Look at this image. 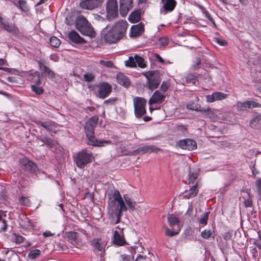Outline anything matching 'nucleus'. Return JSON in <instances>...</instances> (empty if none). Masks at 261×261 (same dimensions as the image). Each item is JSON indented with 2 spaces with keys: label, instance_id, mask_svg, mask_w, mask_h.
<instances>
[{
  "label": "nucleus",
  "instance_id": "obj_58",
  "mask_svg": "<svg viewBox=\"0 0 261 261\" xmlns=\"http://www.w3.org/2000/svg\"><path fill=\"white\" fill-rule=\"evenodd\" d=\"M46 76H47L49 78H53L54 77V73L53 71L50 70L48 68L47 70L44 72Z\"/></svg>",
  "mask_w": 261,
  "mask_h": 261
},
{
  "label": "nucleus",
  "instance_id": "obj_47",
  "mask_svg": "<svg viewBox=\"0 0 261 261\" xmlns=\"http://www.w3.org/2000/svg\"><path fill=\"white\" fill-rule=\"evenodd\" d=\"M185 215L189 217H191L193 215V206L192 202H189V207Z\"/></svg>",
  "mask_w": 261,
  "mask_h": 261
},
{
  "label": "nucleus",
  "instance_id": "obj_36",
  "mask_svg": "<svg viewBox=\"0 0 261 261\" xmlns=\"http://www.w3.org/2000/svg\"><path fill=\"white\" fill-rule=\"evenodd\" d=\"M41 125L49 130L53 132L56 130V128L57 127L56 123L54 122L50 121L42 122L41 123Z\"/></svg>",
  "mask_w": 261,
  "mask_h": 261
},
{
  "label": "nucleus",
  "instance_id": "obj_32",
  "mask_svg": "<svg viewBox=\"0 0 261 261\" xmlns=\"http://www.w3.org/2000/svg\"><path fill=\"white\" fill-rule=\"evenodd\" d=\"M93 246L98 251H102L105 247V244L100 239H95L92 241Z\"/></svg>",
  "mask_w": 261,
  "mask_h": 261
},
{
  "label": "nucleus",
  "instance_id": "obj_53",
  "mask_svg": "<svg viewBox=\"0 0 261 261\" xmlns=\"http://www.w3.org/2000/svg\"><path fill=\"white\" fill-rule=\"evenodd\" d=\"M121 257L123 261H132L134 258L132 255L122 254L121 255Z\"/></svg>",
  "mask_w": 261,
  "mask_h": 261
},
{
  "label": "nucleus",
  "instance_id": "obj_33",
  "mask_svg": "<svg viewBox=\"0 0 261 261\" xmlns=\"http://www.w3.org/2000/svg\"><path fill=\"white\" fill-rule=\"evenodd\" d=\"M140 18V12L139 11H135L129 15L128 20L132 23H135L138 22Z\"/></svg>",
  "mask_w": 261,
  "mask_h": 261
},
{
  "label": "nucleus",
  "instance_id": "obj_28",
  "mask_svg": "<svg viewBox=\"0 0 261 261\" xmlns=\"http://www.w3.org/2000/svg\"><path fill=\"white\" fill-rule=\"evenodd\" d=\"M251 127L259 129L261 127V115H258L253 118L250 122Z\"/></svg>",
  "mask_w": 261,
  "mask_h": 261
},
{
  "label": "nucleus",
  "instance_id": "obj_39",
  "mask_svg": "<svg viewBox=\"0 0 261 261\" xmlns=\"http://www.w3.org/2000/svg\"><path fill=\"white\" fill-rule=\"evenodd\" d=\"M187 109L193 111H203V110H201L200 109V107L198 104L192 101H190L187 104Z\"/></svg>",
  "mask_w": 261,
  "mask_h": 261
},
{
  "label": "nucleus",
  "instance_id": "obj_49",
  "mask_svg": "<svg viewBox=\"0 0 261 261\" xmlns=\"http://www.w3.org/2000/svg\"><path fill=\"white\" fill-rule=\"evenodd\" d=\"M158 43L162 46H165L168 44V39L165 37H162L159 39Z\"/></svg>",
  "mask_w": 261,
  "mask_h": 261
},
{
  "label": "nucleus",
  "instance_id": "obj_41",
  "mask_svg": "<svg viewBox=\"0 0 261 261\" xmlns=\"http://www.w3.org/2000/svg\"><path fill=\"white\" fill-rule=\"evenodd\" d=\"M31 87V90L36 94L40 95L43 93V89L37 85H32Z\"/></svg>",
  "mask_w": 261,
  "mask_h": 261
},
{
  "label": "nucleus",
  "instance_id": "obj_64",
  "mask_svg": "<svg viewBox=\"0 0 261 261\" xmlns=\"http://www.w3.org/2000/svg\"><path fill=\"white\" fill-rule=\"evenodd\" d=\"M245 205L246 207H250L252 205V202L250 199H247L244 202Z\"/></svg>",
  "mask_w": 261,
  "mask_h": 261
},
{
  "label": "nucleus",
  "instance_id": "obj_22",
  "mask_svg": "<svg viewBox=\"0 0 261 261\" xmlns=\"http://www.w3.org/2000/svg\"><path fill=\"white\" fill-rule=\"evenodd\" d=\"M79 31L82 34L89 36L91 38L94 37L95 35L93 29L90 23L84 26Z\"/></svg>",
  "mask_w": 261,
  "mask_h": 261
},
{
  "label": "nucleus",
  "instance_id": "obj_5",
  "mask_svg": "<svg viewBox=\"0 0 261 261\" xmlns=\"http://www.w3.org/2000/svg\"><path fill=\"white\" fill-rule=\"evenodd\" d=\"M147 80V87L151 90L156 89L159 85L161 80L159 72L156 71H149L143 73Z\"/></svg>",
  "mask_w": 261,
  "mask_h": 261
},
{
  "label": "nucleus",
  "instance_id": "obj_25",
  "mask_svg": "<svg viewBox=\"0 0 261 261\" xmlns=\"http://www.w3.org/2000/svg\"><path fill=\"white\" fill-rule=\"evenodd\" d=\"M68 37L71 41L75 43H82L85 42L83 38L80 37L79 34L74 31L69 33Z\"/></svg>",
  "mask_w": 261,
  "mask_h": 261
},
{
  "label": "nucleus",
  "instance_id": "obj_45",
  "mask_svg": "<svg viewBox=\"0 0 261 261\" xmlns=\"http://www.w3.org/2000/svg\"><path fill=\"white\" fill-rule=\"evenodd\" d=\"M84 80L88 82H91L94 81L95 79V75L93 73H86L83 75Z\"/></svg>",
  "mask_w": 261,
  "mask_h": 261
},
{
  "label": "nucleus",
  "instance_id": "obj_44",
  "mask_svg": "<svg viewBox=\"0 0 261 261\" xmlns=\"http://www.w3.org/2000/svg\"><path fill=\"white\" fill-rule=\"evenodd\" d=\"M41 253V251L39 249H35L31 251L28 256L30 259H33L37 257Z\"/></svg>",
  "mask_w": 261,
  "mask_h": 261
},
{
  "label": "nucleus",
  "instance_id": "obj_63",
  "mask_svg": "<svg viewBox=\"0 0 261 261\" xmlns=\"http://www.w3.org/2000/svg\"><path fill=\"white\" fill-rule=\"evenodd\" d=\"M94 17H95V19H96L99 21H103L105 19L103 17H102V16H101L100 15H95L94 16Z\"/></svg>",
  "mask_w": 261,
  "mask_h": 261
},
{
  "label": "nucleus",
  "instance_id": "obj_13",
  "mask_svg": "<svg viewBox=\"0 0 261 261\" xmlns=\"http://www.w3.org/2000/svg\"><path fill=\"white\" fill-rule=\"evenodd\" d=\"M165 97L166 93L160 90H156L149 99L148 103L150 105L154 103H161L165 100Z\"/></svg>",
  "mask_w": 261,
  "mask_h": 261
},
{
  "label": "nucleus",
  "instance_id": "obj_35",
  "mask_svg": "<svg viewBox=\"0 0 261 261\" xmlns=\"http://www.w3.org/2000/svg\"><path fill=\"white\" fill-rule=\"evenodd\" d=\"M209 212H205L198 219L199 227H203L207 223Z\"/></svg>",
  "mask_w": 261,
  "mask_h": 261
},
{
  "label": "nucleus",
  "instance_id": "obj_19",
  "mask_svg": "<svg viewBox=\"0 0 261 261\" xmlns=\"http://www.w3.org/2000/svg\"><path fill=\"white\" fill-rule=\"evenodd\" d=\"M144 31V24L142 22L136 25H134L130 29V37H138L141 35Z\"/></svg>",
  "mask_w": 261,
  "mask_h": 261
},
{
  "label": "nucleus",
  "instance_id": "obj_30",
  "mask_svg": "<svg viewBox=\"0 0 261 261\" xmlns=\"http://www.w3.org/2000/svg\"><path fill=\"white\" fill-rule=\"evenodd\" d=\"M89 22L85 17L80 16L77 18L75 27L76 29L80 31L81 29H82L84 26L86 25Z\"/></svg>",
  "mask_w": 261,
  "mask_h": 261
},
{
  "label": "nucleus",
  "instance_id": "obj_6",
  "mask_svg": "<svg viewBox=\"0 0 261 261\" xmlns=\"http://www.w3.org/2000/svg\"><path fill=\"white\" fill-rule=\"evenodd\" d=\"M147 100L142 97H136L133 99L134 112L137 118H140L146 113Z\"/></svg>",
  "mask_w": 261,
  "mask_h": 261
},
{
  "label": "nucleus",
  "instance_id": "obj_2",
  "mask_svg": "<svg viewBox=\"0 0 261 261\" xmlns=\"http://www.w3.org/2000/svg\"><path fill=\"white\" fill-rule=\"evenodd\" d=\"M128 23L125 20H120L116 22L111 29L107 31V28L102 30L105 41L109 43H116L122 38L125 34Z\"/></svg>",
  "mask_w": 261,
  "mask_h": 261
},
{
  "label": "nucleus",
  "instance_id": "obj_1",
  "mask_svg": "<svg viewBox=\"0 0 261 261\" xmlns=\"http://www.w3.org/2000/svg\"><path fill=\"white\" fill-rule=\"evenodd\" d=\"M127 208L118 190H114L111 194L108 195L109 213L116 217V223L120 221L122 213L127 211Z\"/></svg>",
  "mask_w": 261,
  "mask_h": 261
},
{
  "label": "nucleus",
  "instance_id": "obj_10",
  "mask_svg": "<svg viewBox=\"0 0 261 261\" xmlns=\"http://www.w3.org/2000/svg\"><path fill=\"white\" fill-rule=\"evenodd\" d=\"M113 242L117 246H123L126 242L124 239L123 229L119 227L115 228L114 231Z\"/></svg>",
  "mask_w": 261,
  "mask_h": 261
},
{
  "label": "nucleus",
  "instance_id": "obj_4",
  "mask_svg": "<svg viewBox=\"0 0 261 261\" xmlns=\"http://www.w3.org/2000/svg\"><path fill=\"white\" fill-rule=\"evenodd\" d=\"M92 154L88 152L86 149H83L76 153L75 156V161L77 166L80 168H84L86 164L92 162Z\"/></svg>",
  "mask_w": 261,
  "mask_h": 261
},
{
  "label": "nucleus",
  "instance_id": "obj_55",
  "mask_svg": "<svg viewBox=\"0 0 261 261\" xmlns=\"http://www.w3.org/2000/svg\"><path fill=\"white\" fill-rule=\"evenodd\" d=\"M255 187L258 192L261 193V178H258L255 181Z\"/></svg>",
  "mask_w": 261,
  "mask_h": 261
},
{
  "label": "nucleus",
  "instance_id": "obj_9",
  "mask_svg": "<svg viewBox=\"0 0 261 261\" xmlns=\"http://www.w3.org/2000/svg\"><path fill=\"white\" fill-rule=\"evenodd\" d=\"M213 113L218 119L233 122L236 119L234 114L231 111H221L219 110H214Z\"/></svg>",
  "mask_w": 261,
  "mask_h": 261
},
{
  "label": "nucleus",
  "instance_id": "obj_50",
  "mask_svg": "<svg viewBox=\"0 0 261 261\" xmlns=\"http://www.w3.org/2000/svg\"><path fill=\"white\" fill-rule=\"evenodd\" d=\"M99 63L106 67H112L113 65V64L111 61H105V60H100Z\"/></svg>",
  "mask_w": 261,
  "mask_h": 261
},
{
  "label": "nucleus",
  "instance_id": "obj_61",
  "mask_svg": "<svg viewBox=\"0 0 261 261\" xmlns=\"http://www.w3.org/2000/svg\"><path fill=\"white\" fill-rule=\"evenodd\" d=\"M53 235V233H51L49 230H46L43 233V236L45 238L52 236Z\"/></svg>",
  "mask_w": 261,
  "mask_h": 261
},
{
  "label": "nucleus",
  "instance_id": "obj_40",
  "mask_svg": "<svg viewBox=\"0 0 261 261\" xmlns=\"http://www.w3.org/2000/svg\"><path fill=\"white\" fill-rule=\"evenodd\" d=\"M125 65L128 67H136L137 65L136 64L135 57H129L128 60L125 61Z\"/></svg>",
  "mask_w": 261,
  "mask_h": 261
},
{
  "label": "nucleus",
  "instance_id": "obj_26",
  "mask_svg": "<svg viewBox=\"0 0 261 261\" xmlns=\"http://www.w3.org/2000/svg\"><path fill=\"white\" fill-rule=\"evenodd\" d=\"M2 25L6 31L15 36L18 35L19 33L18 29L13 24L5 22Z\"/></svg>",
  "mask_w": 261,
  "mask_h": 261
},
{
  "label": "nucleus",
  "instance_id": "obj_29",
  "mask_svg": "<svg viewBox=\"0 0 261 261\" xmlns=\"http://www.w3.org/2000/svg\"><path fill=\"white\" fill-rule=\"evenodd\" d=\"M250 100L238 101L236 104V108L239 111H243L247 109H250Z\"/></svg>",
  "mask_w": 261,
  "mask_h": 261
},
{
  "label": "nucleus",
  "instance_id": "obj_60",
  "mask_svg": "<svg viewBox=\"0 0 261 261\" xmlns=\"http://www.w3.org/2000/svg\"><path fill=\"white\" fill-rule=\"evenodd\" d=\"M38 64L40 70H42L43 72L47 70L48 67L43 65L41 61H38Z\"/></svg>",
  "mask_w": 261,
  "mask_h": 261
},
{
  "label": "nucleus",
  "instance_id": "obj_43",
  "mask_svg": "<svg viewBox=\"0 0 261 261\" xmlns=\"http://www.w3.org/2000/svg\"><path fill=\"white\" fill-rule=\"evenodd\" d=\"M19 7L20 9L24 12H27L29 10V7L27 5L26 2L24 0H19L18 2Z\"/></svg>",
  "mask_w": 261,
  "mask_h": 261
},
{
  "label": "nucleus",
  "instance_id": "obj_17",
  "mask_svg": "<svg viewBox=\"0 0 261 261\" xmlns=\"http://www.w3.org/2000/svg\"><path fill=\"white\" fill-rule=\"evenodd\" d=\"M163 6L161 9V12L163 14H166L167 12H171L176 6L175 0H162Z\"/></svg>",
  "mask_w": 261,
  "mask_h": 261
},
{
  "label": "nucleus",
  "instance_id": "obj_21",
  "mask_svg": "<svg viewBox=\"0 0 261 261\" xmlns=\"http://www.w3.org/2000/svg\"><path fill=\"white\" fill-rule=\"evenodd\" d=\"M158 150H159V149L155 147L154 146H145L143 147H140L139 148H138L137 150L134 151V153L143 154L146 153H151L152 152H156Z\"/></svg>",
  "mask_w": 261,
  "mask_h": 261
},
{
  "label": "nucleus",
  "instance_id": "obj_37",
  "mask_svg": "<svg viewBox=\"0 0 261 261\" xmlns=\"http://www.w3.org/2000/svg\"><path fill=\"white\" fill-rule=\"evenodd\" d=\"M197 81V77L194 74H189L185 77L186 84H195Z\"/></svg>",
  "mask_w": 261,
  "mask_h": 261
},
{
  "label": "nucleus",
  "instance_id": "obj_18",
  "mask_svg": "<svg viewBox=\"0 0 261 261\" xmlns=\"http://www.w3.org/2000/svg\"><path fill=\"white\" fill-rule=\"evenodd\" d=\"M228 96V94L221 92H216L212 94L206 96V101L207 102H213L215 101L222 100L225 99Z\"/></svg>",
  "mask_w": 261,
  "mask_h": 261
},
{
  "label": "nucleus",
  "instance_id": "obj_52",
  "mask_svg": "<svg viewBox=\"0 0 261 261\" xmlns=\"http://www.w3.org/2000/svg\"><path fill=\"white\" fill-rule=\"evenodd\" d=\"M214 40L215 42L217 43L221 46H225L227 44V42L225 40H222L218 38H215Z\"/></svg>",
  "mask_w": 261,
  "mask_h": 261
},
{
  "label": "nucleus",
  "instance_id": "obj_51",
  "mask_svg": "<svg viewBox=\"0 0 261 261\" xmlns=\"http://www.w3.org/2000/svg\"><path fill=\"white\" fill-rule=\"evenodd\" d=\"M13 236H14L13 238H14V241L17 244L21 243L24 240L23 238L20 235L14 233L13 234Z\"/></svg>",
  "mask_w": 261,
  "mask_h": 261
},
{
  "label": "nucleus",
  "instance_id": "obj_23",
  "mask_svg": "<svg viewBox=\"0 0 261 261\" xmlns=\"http://www.w3.org/2000/svg\"><path fill=\"white\" fill-rule=\"evenodd\" d=\"M118 83L125 87H128L130 82L128 78L122 73H119L117 75L116 77Z\"/></svg>",
  "mask_w": 261,
  "mask_h": 261
},
{
  "label": "nucleus",
  "instance_id": "obj_48",
  "mask_svg": "<svg viewBox=\"0 0 261 261\" xmlns=\"http://www.w3.org/2000/svg\"><path fill=\"white\" fill-rule=\"evenodd\" d=\"M198 177V173L196 172L190 173L189 176V183L193 184Z\"/></svg>",
  "mask_w": 261,
  "mask_h": 261
},
{
  "label": "nucleus",
  "instance_id": "obj_3",
  "mask_svg": "<svg viewBox=\"0 0 261 261\" xmlns=\"http://www.w3.org/2000/svg\"><path fill=\"white\" fill-rule=\"evenodd\" d=\"M98 118L97 116L92 117L86 123L85 132L89 140L90 145L97 146H105L111 144L109 141L98 140L94 136V130L97 124Z\"/></svg>",
  "mask_w": 261,
  "mask_h": 261
},
{
  "label": "nucleus",
  "instance_id": "obj_12",
  "mask_svg": "<svg viewBox=\"0 0 261 261\" xmlns=\"http://www.w3.org/2000/svg\"><path fill=\"white\" fill-rule=\"evenodd\" d=\"M103 0H85L82 1L80 7L83 9L92 10L101 5Z\"/></svg>",
  "mask_w": 261,
  "mask_h": 261
},
{
  "label": "nucleus",
  "instance_id": "obj_15",
  "mask_svg": "<svg viewBox=\"0 0 261 261\" xmlns=\"http://www.w3.org/2000/svg\"><path fill=\"white\" fill-rule=\"evenodd\" d=\"M112 91L111 86L108 83H102L98 86V96L101 98L107 97Z\"/></svg>",
  "mask_w": 261,
  "mask_h": 261
},
{
  "label": "nucleus",
  "instance_id": "obj_14",
  "mask_svg": "<svg viewBox=\"0 0 261 261\" xmlns=\"http://www.w3.org/2000/svg\"><path fill=\"white\" fill-rule=\"evenodd\" d=\"M120 12L122 16H125L132 8L133 0H120Z\"/></svg>",
  "mask_w": 261,
  "mask_h": 261
},
{
  "label": "nucleus",
  "instance_id": "obj_54",
  "mask_svg": "<svg viewBox=\"0 0 261 261\" xmlns=\"http://www.w3.org/2000/svg\"><path fill=\"white\" fill-rule=\"evenodd\" d=\"M168 87H169V85L166 82H163V83L161 85V92H164L165 93H166V91L167 90V89H168Z\"/></svg>",
  "mask_w": 261,
  "mask_h": 261
},
{
  "label": "nucleus",
  "instance_id": "obj_56",
  "mask_svg": "<svg viewBox=\"0 0 261 261\" xmlns=\"http://www.w3.org/2000/svg\"><path fill=\"white\" fill-rule=\"evenodd\" d=\"M250 109L261 107V104L259 103L258 102L255 101L250 100Z\"/></svg>",
  "mask_w": 261,
  "mask_h": 261
},
{
  "label": "nucleus",
  "instance_id": "obj_59",
  "mask_svg": "<svg viewBox=\"0 0 261 261\" xmlns=\"http://www.w3.org/2000/svg\"><path fill=\"white\" fill-rule=\"evenodd\" d=\"M43 141L48 146H51L53 144V141L50 138H44Z\"/></svg>",
  "mask_w": 261,
  "mask_h": 261
},
{
  "label": "nucleus",
  "instance_id": "obj_11",
  "mask_svg": "<svg viewBox=\"0 0 261 261\" xmlns=\"http://www.w3.org/2000/svg\"><path fill=\"white\" fill-rule=\"evenodd\" d=\"M177 145L182 149L193 150L197 148L196 142L190 139H185L177 142Z\"/></svg>",
  "mask_w": 261,
  "mask_h": 261
},
{
  "label": "nucleus",
  "instance_id": "obj_27",
  "mask_svg": "<svg viewBox=\"0 0 261 261\" xmlns=\"http://www.w3.org/2000/svg\"><path fill=\"white\" fill-rule=\"evenodd\" d=\"M79 233L74 231H70L67 233V238L73 245L77 244Z\"/></svg>",
  "mask_w": 261,
  "mask_h": 261
},
{
  "label": "nucleus",
  "instance_id": "obj_42",
  "mask_svg": "<svg viewBox=\"0 0 261 261\" xmlns=\"http://www.w3.org/2000/svg\"><path fill=\"white\" fill-rule=\"evenodd\" d=\"M50 45L54 47H58L61 43L60 40L56 37L53 36L50 38Z\"/></svg>",
  "mask_w": 261,
  "mask_h": 261
},
{
  "label": "nucleus",
  "instance_id": "obj_62",
  "mask_svg": "<svg viewBox=\"0 0 261 261\" xmlns=\"http://www.w3.org/2000/svg\"><path fill=\"white\" fill-rule=\"evenodd\" d=\"M7 81L10 83H16V80L15 77L12 76V77H8L7 79Z\"/></svg>",
  "mask_w": 261,
  "mask_h": 261
},
{
  "label": "nucleus",
  "instance_id": "obj_31",
  "mask_svg": "<svg viewBox=\"0 0 261 261\" xmlns=\"http://www.w3.org/2000/svg\"><path fill=\"white\" fill-rule=\"evenodd\" d=\"M215 232L212 229H204L201 232V236L204 239H212L215 238Z\"/></svg>",
  "mask_w": 261,
  "mask_h": 261
},
{
  "label": "nucleus",
  "instance_id": "obj_46",
  "mask_svg": "<svg viewBox=\"0 0 261 261\" xmlns=\"http://www.w3.org/2000/svg\"><path fill=\"white\" fill-rule=\"evenodd\" d=\"M19 201L22 205L25 206H29L31 204L30 199L28 197L24 196H21L20 197Z\"/></svg>",
  "mask_w": 261,
  "mask_h": 261
},
{
  "label": "nucleus",
  "instance_id": "obj_34",
  "mask_svg": "<svg viewBox=\"0 0 261 261\" xmlns=\"http://www.w3.org/2000/svg\"><path fill=\"white\" fill-rule=\"evenodd\" d=\"M123 198L128 207L131 210H134L136 206V202L127 194L123 195Z\"/></svg>",
  "mask_w": 261,
  "mask_h": 261
},
{
  "label": "nucleus",
  "instance_id": "obj_57",
  "mask_svg": "<svg viewBox=\"0 0 261 261\" xmlns=\"http://www.w3.org/2000/svg\"><path fill=\"white\" fill-rule=\"evenodd\" d=\"M203 13L204 14L205 16L213 23L214 25L216 26L215 23L211 15L206 11H203Z\"/></svg>",
  "mask_w": 261,
  "mask_h": 261
},
{
  "label": "nucleus",
  "instance_id": "obj_20",
  "mask_svg": "<svg viewBox=\"0 0 261 261\" xmlns=\"http://www.w3.org/2000/svg\"><path fill=\"white\" fill-rule=\"evenodd\" d=\"M199 182L197 181L188 191L183 193L182 197L185 199H190L194 197L198 192Z\"/></svg>",
  "mask_w": 261,
  "mask_h": 261
},
{
  "label": "nucleus",
  "instance_id": "obj_8",
  "mask_svg": "<svg viewBox=\"0 0 261 261\" xmlns=\"http://www.w3.org/2000/svg\"><path fill=\"white\" fill-rule=\"evenodd\" d=\"M107 17L112 21L118 16V4L117 0H108L106 5Z\"/></svg>",
  "mask_w": 261,
  "mask_h": 261
},
{
  "label": "nucleus",
  "instance_id": "obj_16",
  "mask_svg": "<svg viewBox=\"0 0 261 261\" xmlns=\"http://www.w3.org/2000/svg\"><path fill=\"white\" fill-rule=\"evenodd\" d=\"M20 166L25 170L35 171L37 169L36 165L27 158H22L19 160Z\"/></svg>",
  "mask_w": 261,
  "mask_h": 261
},
{
  "label": "nucleus",
  "instance_id": "obj_38",
  "mask_svg": "<svg viewBox=\"0 0 261 261\" xmlns=\"http://www.w3.org/2000/svg\"><path fill=\"white\" fill-rule=\"evenodd\" d=\"M135 59L136 61V64H137L139 67L144 68L146 66V62L142 57L138 55H135Z\"/></svg>",
  "mask_w": 261,
  "mask_h": 261
},
{
  "label": "nucleus",
  "instance_id": "obj_24",
  "mask_svg": "<svg viewBox=\"0 0 261 261\" xmlns=\"http://www.w3.org/2000/svg\"><path fill=\"white\" fill-rule=\"evenodd\" d=\"M19 224L22 228L26 229L30 228L33 226L30 219L24 215L20 216Z\"/></svg>",
  "mask_w": 261,
  "mask_h": 261
},
{
  "label": "nucleus",
  "instance_id": "obj_7",
  "mask_svg": "<svg viewBox=\"0 0 261 261\" xmlns=\"http://www.w3.org/2000/svg\"><path fill=\"white\" fill-rule=\"evenodd\" d=\"M167 220L172 229L167 228L166 234L169 237H173L178 234L180 231L178 219L175 215L171 214L168 216Z\"/></svg>",
  "mask_w": 261,
  "mask_h": 261
}]
</instances>
